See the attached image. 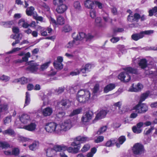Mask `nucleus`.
<instances>
[{"label":"nucleus","mask_w":157,"mask_h":157,"mask_svg":"<svg viewBox=\"0 0 157 157\" xmlns=\"http://www.w3.org/2000/svg\"><path fill=\"white\" fill-rule=\"evenodd\" d=\"M107 128L106 126H104L101 127L97 132V134L98 135L102 134L105 132Z\"/></svg>","instance_id":"obj_50"},{"label":"nucleus","mask_w":157,"mask_h":157,"mask_svg":"<svg viewBox=\"0 0 157 157\" xmlns=\"http://www.w3.org/2000/svg\"><path fill=\"white\" fill-rule=\"evenodd\" d=\"M29 66L27 68V69L31 71L32 72L36 71L38 69V65L36 63H31V62L29 63Z\"/></svg>","instance_id":"obj_18"},{"label":"nucleus","mask_w":157,"mask_h":157,"mask_svg":"<svg viewBox=\"0 0 157 157\" xmlns=\"http://www.w3.org/2000/svg\"><path fill=\"white\" fill-rule=\"evenodd\" d=\"M157 12V6H155L152 9L149 10V15L150 16L153 15L154 13Z\"/></svg>","instance_id":"obj_49"},{"label":"nucleus","mask_w":157,"mask_h":157,"mask_svg":"<svg viewBox=\"0 0 157 157\" xmlns=\"http://www.w3.org/2000/svg\"><path fill=\"white\" fill-rule=\"evenodd\" d=\"M104 137L102 136H98L96 139L95 140L94 142L96 143H98L102 142L104 140Z\"/></svg>","instance_id":"obj_55"},{"label":"nucleus","mask_w":157,"mask_h":157,"mask_svg":"<svg viewBox=\"0 0 157 157\" xmlns=\"http://www.w3.org/2000/svg\"><path fill=\"white\" fill-rule=\"evenodd\" d=\"M14 82H20L21 84H24L27 82L28 79L26 78L23 77L18 79H15Z\"/></svg>","instance_id":"obj_34"},{"label":"nucleus","mask_w":157,"mask_h":157,"mask_svg":"<svg viewBox=\"0 0 157 157\" xmlns=\"http://www.w3.org/2000/svg\"><path fill=\"white\" fill-rule=\"evenodd\" d=\"M74 40L70 41L66 45L67 48H71L73 47L78 45L80 43V40H82L85 36V34L83 33H73L72 35Z\"/></svg>","instance_id":"obj_3"},{"label":"nucleus","mask_w":157,"mask_h":157,"mask_svg":"<svg viewBox=\"0 0 157 157\" xmlns=\"http://www.w3.org/2000/svg\"><path fill=\"white\" fill-rule=\"evenodd\" d=\"M124 31V29L122 28H115L113 29V32L114 33L117 32H122Z\"/></svg>","instance_id":"obj_62"},{"label":"nucleus","mask_w":157,"mask_h":157,"mask_svg":"<svg viewBox=\"0 0 157 157\" xmlns=\"http://www.w3.org/2000/svg\"><path fill=\"white\" fill-rule=\"evenodd\" d=\"M71 105L70 101L68 100H63L60 102H58L56 106L57 109H61L62 110L66 109L69 108Z\"/></svg>","instance_id":"obj_10"},{"label":"nucleus","mask_w":157,"mask_h":157,"mask_svg":"<svg viewBox=\"0 0 157 157\" xmlns=\"http://www.w3.org/2000/svg\"><path fill=\"white\" fill-rule=\"evenodd\" d=\"M8 109V105L6 104H0V113L7 110Z\"/></svg>","instance_id":"obj_44"},{"label":"nucleus","mask_w":157,"mask_h":157,"mask_svg":"<svg viewBox=\"0 0 157 157\" xmlns=\"http://www.w3.org/2000/svg\"><path fill=\"white\" fill-rule=\"evenodd\" d=\"M36 125L35 123H32L30 124L24 126L23 128L30 131H33L35 130Z\"/></svg>","instance_id":"obj_22"},{"label":"nucleus","mask_w":157,"mask_h":157,"mask_svg":"<svg viewBox=\"0 0 157 157\" xmlns=\"http://www.w3.org/2000/svg\"><path fill=\"white\" fill-rule=\"evenodd\" d=\"M115 87L113 84H110L106 86L104 88V91L105 93H107L113 89Z\"/></svg>","instance_id":"obj_26"},{"label":"nucleus","mask_w":157,"mask_h":157,"mask_svg":"<svg viewBox=\"0 0 157 157\" xmlns=\"http://www.w3.org/2000/svg\"><path fill=\"white\" fill-rule=\"evenodd\" d=\"M74 6L76 9H79L81 8L80 3L78 2H75L74 3Z\"/></svg>","instance_id":"obj_63"},{"label":"nucleus","mask_w":157,"mask_h":157,"mask_svg":"<svg viewBox=\"0 0 157 157\" xmlns=\"http://www.w3.org/2000/svg\"><path fill=\"white\" fill-rule=\"evenodd\" d=\"M52 109L49 107L44 108L42 111L43 115L45 117L50 116L52 114Z\"/></svg>","instance_id":"obj_21"},{"label":"nucleus","mask_w":157,"mask_h":157,"mask_svg":"<svg viewBox=\"0 0 157 157\" xmlns=\"http://www.w3.org/2000/svg\"><path fill=\"white\" fill-rule=\"evenodd\" d=\"M60 135L69 130L72 127L71 120L68 119L64 121L61 124H59Z\"/></svg>","instance_id":"obj_6"},{"label":"nucleus","mask_w":157,"mask_h":157,"mask_svg":"<svg viewBox=\"0 0 157 157\" xmlns=\"http://www.w3.org/2000/svg\"><path fill=\"white\" fill-rule=\"evenodd\" d=\"M65 23L64 18L61 15H59L57 17V24L59 25H63Z\"/></svg>","instance_id":"obj_31"},{"label":"nucleus","mask_w":157,"mask_h":157,"mask_svg":"<svg viewBox=\"0 0 157 157\" xmlns=\"http://www.w3.org/2000/svg\"><path fill=\"white\" fill-rule=\"evenodd\" d=\"M103 19L106 22H109L111 23L112 22V20L110 19L108 17V15L106 13H105L104 14L103 16Z\"/></svg>","instance_id":"obj_51"},{"label":"nucleus","mask_w":157,"mask_h":157,"mask_svg":"<svg viewBox=\"0 0 157 157\" xmlns=\"http://www.w3.org/2000/svg\"><path fill=\"white\" fill-rule=\"evenodd\" d=\"M21 121L23 124H26L30 120V116L26 114H23L19 117Z\"/></svg>","instance_id":"obj_15"},{"label":"nucleus","mask_w":157,"mask_h":157,"mask_svg":"<svg viewBox=\"0 0 157 157\" xmlns=\"http://www.w3.org/2000/svg\"><path fill=\"white\" fill-rule=\"evenodd\" d=\"M148 110L147 106L144 103H139L134 107L132 109V113L130 115V117L134 118L138 115V113H143Z\"/></svg>","instance_id":"obj_2"},{"label":"nucleus","mask_w":157,"mask_h":157,"mask_svg":"<svg viewBox=\"0 0 157 157\" xmlns=\"http://www.w3.org/2000/svg\"><path fill=\"white\" fill-rule=\"evenodd\" d=\"M90 95L91 93L89 91L85 90H81L78 92L77 98L79 102L84 103L90 99Z\"/></svg>","instance_id":"obj_4"},{"label":"nucleus","mask_w":157,"mask_h":157,"mask_svg":"<svg viewBox=\"0 0 157 157\" xmlns=\"http://www.w3.org/2000/svg\"><path fill=\"white\" fill-rule=\"evenodd\" d=\"M40 6L41 9L44 11L47 12L50 11V8L49 6L45 2H41L40 4Z\"/></svg>","instance_id":"obj_28"},{"label":"nucleus","mask_w":157,"mask_h":157,"mask_svg":"<svg viewBox=\"0 0 157 157\" xmlns=\"http://www.w3.org/2000/svg\"><path fill=\"white\" fill-rule=\"evenodd\" d=\"M40 29V33L42 36H46L47 35V33L46 29L41 26H39L38 28Z\"/></svg>","instance_id":"obj_46"},{"label":"nucleus","mask_w":157,"mask_h":157,"mask_svg":"<svg viewBox=\"0 0 157 157\" xmlns=\"http://www.w3.org/2000/svg\"><path fill=\"white\" fill-rule=\"evenodd\" d=\"M2 134L4 135H8L10 136H13L15 135V132L13 129L10 128H9L3 131L2 132Z\"/></svg>","instance_id":"obj_25"},{"label":"nucleus","mask_w":157,"mask_h":157,"mask_svg":"<svg viewBox=\"0 0 157 157\" xmlns=\"http://www.w3.org/2000/svg\"><path fill=\"white\" fill-rule=\"evenodd\" d=\"M139 65L142 69L145 68L147 66V61L145 59H143L140 60L139 63Z\"/></svg>","instance_id":"obj_32"},{"label":"nucleus","mask_w":157,"mask_h":157,"mask_svg":"<svg viewBox=\"0 0 157 157\" xmlns=\"http://www.w3.org/2000/svg\"><path fill=\"white\" fill-rule=\"evenodd\" d=\"M154 129V127H151V128L148 129L147 131H144V134L145 135H148L150 134L152 132V131Z\"/></svg>","instance_id":"obj_61"},{"label":"nucleus","mask_w":157,"mask_h":157,"mask_svg":"<svg viewBox=\"0 0 157 157\" xmlns=\"http://www.w3.org/2000/svg\"><path fill=\"white\" fill-rule=\"evenodd\" d=\"M90 140V139L88 137L79 136L74 139V141L79 142L80 144V143H84Z\"/></svg>","instance_id":"obj_20"},{"label":"nucleus","mask_w":157,"mask_h":157,"mask_svg":"<svg viewBox=\"0 0 157 157\" xmlns=\"http://www.w3.org/2000/svg\"><path fill=\"white\" fill-rule=\"evenodd\" d=\"M144 146L139 143L135 144L132 148L133 153L135 155H141L144 152Z\"/></svg>","instance_id":"obj_8"},{"label":"nucleus","mask_w":157,"mask_h":157,"mask_svg":"<svg viewBox=\"0 0 157 157\" xmlns=\"http://www.w3.org/2000/svg\"><path fill=\"white\" fill-rule=\"evenodd\" d=\"M34 10V8L33 6H30L27 9L26 13L28 16H31L33 13V11Z\"/></svg>","instance_id":"obj_40"},{"label":"nucleus","mask_w":157,"mask_h":157,"mask_svg":"<svg viewBox=\"0 0 157 157\" xmlns=\"http://www.w3.org/2000/svg\"><path fill=\"white\" fill-rule=\"evenodd\" d=\"M84 4L86 7L90 9H92L94 6V3L92 0H86Z\"/></svg>","instance_id":"obj_23"},{"label":"nucleus","mask_w":157,"mask_h":157,"mask_svg":"<svg viewBox=\"0 0 157 157\" xmlns=\"http://www.w3.org/2000/svg\"><path fill=\"white\" fill-rule=\"evenodd\" d=\"M154 32L153 30H146L141 31L138 33L133 34L131 36L132 39L135 40L137 41L139 39L143 38L145 35H150Z\"/></svg>","instance_id":"obj_7"},{"label":"nucleus","mask_w":157,"mask_h":157,"mask_svg":"<svg viewBox=\"0 0 157 157\" xmlns=\"http://www.w3.org/2000/svg\"><path fill=\"white\" fill-rule=\"evenodd\" d=\"M117 140L115 139L110 140L107 142L105 146L106 147H110L113 146L115 144H116Z\"/></svg>","instance_id":"obj_33"},{"label":"nucleus","mask_w":157,"mask_h":157,"mask_svg":"<svg viewBox=\"0 0 157 157\" xmlns=\"http://www.w3.org/2000/svg\"><path fill=\"white\" fill-rule=\"evenodd\" d=\"M67 147L63 145H56L54 147V149L49 148L47 150V151H46L47 155L51 156V154H50L49 153L52 152L54 151V150L56 151H65L67 150Z\"/></svg>","instance_id":"obj_11"},{"label":"nucleus","mask_w":157,"mask_h":157,"mask_svg":"<svg viewBox=\"0 0 157 157\" xmlns=\"http://www.w3.org/2000/svg\"><path fill=\"white\" fill-rule=\"evenodd\" d=\"M10 79V78L7 76L3 75L0 77V80L5 82L8 81Z\"/></svg>","instance_id":"obj_52"},{"label":"nucleus","mask_w":157,"mask_h":157,"mask_svg":"<svg viewBox=\"0 0 157 157\" xmlns=\"http://www.w3.org/2000/svg\"><path fill=\"white\" fill-rule=\"evenodd\" d=\"M59 128V124L51 122L46 124L45 129L47 132L60 135Z\"/></svg>","instance_id":"obj_5"},{"label":"nucleus","mask_w":157,"mask_h":157,"mask_svg":"<svg viewBox=\"0 0 157 157\" xmlns=\"http://www.w3.org/2000/svg\"><path fill=\"white\" fill-rule=\"evenodd\" d=\"M65 115V113L63 111L58 112L56 114V118L60 119H62Z\"/></svg>","instance_id":"obj_41"},{"label":"nucleus","mask_w":157,"mask_h":157,"mask_svg":"<svg viewBox=\"0 0 157 157\" xmlns=\"http://www.w3.org/2000/svg\"><path fill=\"white\" fill-rule=\"evenodd\" d=\"M95 22L97 25L99 26H101L102 25L101 24V18L100 17H97L95 20Z\"/></svg>","instance_id":"obj_60"},{"label":"nucleus","mask_w":157,"mask_h":157,"mask_svg":"<svg viewBox=\"0 0 157 157\" xmlns=\"http://www.w3.org/2000/svg\"><path fill=\"white\" fill-rule=\"evenodd\" d=\"M50 63L51 62L48 61L43 64L41 66L40 68L41 70V71H44L48 67Z\"/></svg>","instance_id":"obj_43"},{"label":"nucleus","mask_w":157,"mask_h":157,"mask_svg":"<svg viewBox=\"0 0 157 157\" xmlns=\"http://www.w3.org/2000/svg\"><path fill=\"white\" fill-rule=\"evenodd\" d=\"M17 140L20 142H24L28 141L29 139L21 136H19L17 137Z\"/></svg>","instance_id":"obj_48"},{"label":"nucleus","mask_w":157,"mask_h":157,"mask_svg":"<svg viewBox=\"0 0 157 157\" xmlns=\"http://www.w3.org/2000/svg\"><path fill=\"white\" fill-rule=\"evenodd\" d=\"M64 0H53V3L55 6L58 7L64 3Z\"/></svg>","instance_id":"obj_35"},{"label":"nucleus","mask_w":157,"mask_h":157,"mask_svg":"<svg viewBox=\"0 0 157 157\" xmlns=\"http://www.w3.org/2000/svg\"><path fill=\"white\" fill-rule=\"evenodd\" d=\"M91 66L90 64H86L84 67H82L80 71L82 73H86L90 71Z\"/></svg>","instance_id":"obj_27"},{"label":"nucleus","mask_w":157,"mask_h":157,"mask_svg":"<svg viewBox=\"0 0 157 157\" xmlns=\"http://www.w3.org/2000/svg\"><path fill=\"white\" fill-rule=\"evenodd\" d=\"M126 140V138L124 136H120L118 139V143H116V146L118 147H120V145L122 144Z\"/></svg>","instance_id":"obj_29"},{"label":"nucleus","mask_w":157,"mask_h":157,"mask_svg":"<svg viewBox=\"0 0 157 157\" xmlns=\"http://www.w3.org/2000/svg\"><path fill=\"white\" fill-rule=\"evenodd\" d=\"M13 24V22L12 21H10L6 22H4L3 25L4 27L7 28L10 27Z\"/></svg>","instance_id":"obj_53"},{"label":"nucleus","mask_w":157,"mask_h":157,"mask_svg":"<svg viewBox=\"0 0 157 157\" xmlns=\"http://www.w3.org/2000/svg\"><path fill=\"white\" fill-rule=\"evenodd\" d=\"M82 112L81 109H78L73 110V112L70 114V116H72L76 115L79 114Z\"/></svg>","instance_id":"obj_45"},{"label":"nucleus","mask_w":157,"mask_h":157,"mask_svg":"<svg viewBox=\"0 0 157 157\" xmlns=\"http://www.w3.org/2000/svg\"><path fill=\"white\" fill-rule=\"evenodd\" d=\"M38 143L36 142H33L32 144L29 146V149L32 150H33L37 147Z\"/></svg>","instance_id":"obj_58"},{"label":"nucleus","mask_w":157,"mask_h":157,"mask_svg":"<svg viewBox=\"0 0 157 157\" xmlns=\"http://www.w3.org/2000/svg\"><path fill=\"white\" fill-rule=\"evenodd\" d=\"M90 17L93 18H94L96 16L95 11L93 9L90 11Z\"/></svg>","instance_id":"obj_59"},{"label":"nucleus","mask_w":157,"mask_h":157,"mask_svg":"<svg viewBox=\"0 0 157 157\" xmlns=\"http://www.w3.org/2000/svg\"><path fill=\"white\" fill-rule=\"evenodd\" d=\"M93 115L94 113L91 111H90L86 112L81 118L82 122L84 124L89 122L92 119Z\"/></svg>","instance_id":"obj_12"},{"label":"nucleus","mask_w":157,"mask_h":157,"mask_svg":"<svg viewBox=\"0 0 157 157\" xmlns=\"http://www.w3.org/2000/svg\"><path fill=\"white\" fill-rule=\"evenodd\" d=\"M71 27L69 25H67L64 27L63 30L65 32H68L71 31Z\"/></svg>","instance_id":"obj_57"},{"label":"nucleus","mask_w":157,"mask_h":157,"mask_svg":"<svg viewBox=\"0 0 157 157\" xmlns=\"http://www.w3.org/2000/svg\"><path fill=\"white\" fill-rule=\"evenodd\" d=\"M108 112V111L107 110H101L97 114L95 117V119L96 120H98L104 118Z\"/></svg>","instance_id":"obj_16"},{"label":"nucleus","mask_w":157,"mask_h":157,"mask_svg":"<svg viewBox=\"0 0 157 157\" xmlns=\"http://www.w3.org/2000/svg\"><path fill=\"white\" fill-rule=\"evenodd\" d=\"M71 145L73 147H70L68 148L67 147V150L69 153H71L73 154H76L78 153L81 147L80 144L79 142L75 141H73L71 143Z\"/></svg>","instance_id":"obj_9"},{"label":"nucleus","mask_w":157,"mask_h":157,"mask_svg":"<svg viewBox=\"0 0 157 157\" xmlns=\"http://www.w3.org/2000/svg\"><path fill=\"white\" fill-rule=\"evenodd\" d=\"M11 116H8L6 117L4 120V124H6L10 122L11 121Z\"/></svg>","instance_id":"obj_54"},{"label":"nucleus","mask_w":157,"mask_h":157,"mask_svg":"<svg viewBox=\"0 0 157 157\" xmlns=\"http://www.w3.org/2000/svg\"><path fill=\"white\" fill-rule=\"evenodd\" d=\"M64 88L63 87H59L56 90V92L58 94H60L64 91Z\"/></svg>","instance_id":"obj_64"},{"label":"nucleus","mask_w":157,"mask_h":157,"mask_svg":"<svg viewBox=\"0 0 157 157\" xmlns=\"http://www.w3.org/2000/svg\"><path fill=\"white\" fill-rule=\"evenodd\" d=\"M25 98V106L28 105L30 102V95L29 92H26Z\"/></svg>","instance_id":"obj_39"},{"label":"nucleus","mask_w":157,"mask_h":157,"mask_svg":"<svg viewBox=\"0 0 157 157\" xmlns=\"http://www.w3.org/2000/svg\"><path fill=\"white\" fill-rule=\"evenodd\" d=\"M100 92V91L99 90V85L98 84H96L93 89L92 94L93 96L97 95Z\"/></svg>","instance_id":"obj_30"},{"label":"nucleus","mask_w":157,"mask_h":157,"mask_svg":"<svg viewBox=\"0 0 157 157\" xmlns=\"http://www.w3.org/2000/svg\"><path fill=\"white\" fill-rule=\"evenodd\" d=\"M53 65L55 68L57 70H61L63 68V65L62 63L54 62Z\"/></svg>","instance_id":"obj_36"},{"label":"nucleus","mask_w":157,"mask_h":157,"mask_svg":"<svg viewBox=\"0 0 157 157\" xmlns=\"http://www.w3.org/2000/svg\"><path fill=\"white\" fill-rule=\"evenodd\" d=\"M10 145L6 142H0V147L2 148H7L10 147Z\"/></svg>","instance_id":"obj_42"},{"label":"nucleus","mask_w":157,"mask_h":157,"mask_svg":"<svg viewBox=\"0 0 157 157\" xmlns=\"http://www.w3.org/2000/svg\"><path fill=\"white\" fill-rule=\"evenodd\" d=\"M125 72H121L118 75V78L121 81L128 82L131 79V77L128 73L138 74L137 70L131 67H128L124 69Z\"/></svg>","instance_id":"obj_1"},{"label":"nucleus","mask_w":157,"mask_h":157,"mask_svg":"<svg viewBox=\"0 0 157 157\" xmlns=\"http://www.w3.org/2000/svg\"><path fill=\"white\" fill-rule=\"evenodd\" d=\"M90 148V145L88 144H86L81 149V151L82 152H85L88 150Z\"/></svg>","instance_id":"obj_56"},{"label":"nucleus","mask_w":157,"mask_h":157,"mask_svg":"<svg viewBox=\"0 0 157 157\" xmlns=\"http://www.w3.org/2000/svg\"><path fill=\"white\" fill-rule=\"evenodd\" d=\"M140 18V15L138 13H136L133 15L130 13L128 17V20L130 22H133L135 21L137 22Z\"/></svg>","instance_id":"obj_14"},{"label":"nucleus","mask_w":157,"mask_h":157,"mask_svg":"<svg viewBox=\"0 0 157 157\" xmlns=\"http://www.w3.org/2000/svg\"><path fill=\"white\" fill-rule=\"evenodd\" d=\"M19 153V150L17 148H13L11 151L12 155H14L15 156H17Z\"/></svg>","instance_id":"obj_47"},{"label":"nucleus","mask_w":157,"mask_h":157,"mask_svg":"<svg viewBox=\"0 0 157 157\" xmlns=\"http://www.w3.org/2000/svg\"><path fill=\"white\" fill-rule=\"evenodd\" d=\"M149 91L143 93L142 94L140 98V101L142 102L145 100V99L148 97L149 94Z\"/></svg>","instance_id":"obj_37"},{"label":"nucleus","mask_w":157,"mask_h":157,"mask_svg":"<svg viewBox=\"0 0 157 157\" xmlns=\"http://www.w3.org/2000/svg\"><path fill=\"white\" fill-rule=\"evenodd\" d=\"M67 9V6L65 4L63 3L58 7H57L56 11L59 13H64Z\"/></svg>","instance_id":"obj_19"},{"label":"nucleus","mask_w":157,"mask_h":157,"mask_svg":"<svg viewBox=\"0 0 157 157\" xmlns=\"http://www.w3.org/2000/svg\"><path fill=\"white\" fill-rule=\"evenodd\" d=\"M143 88V85L140 83H138L135 87H134V84L132 85V88H130L128 91L131 92H136L140 91Z\"/></svg>","instance_id":"obj_17"},{"label":"nucleus","mask_w":157,"mask_h":157,"mask_svg":"<svg viewBox=\"0 0 157 157\" xmlns=\"http://www.w3.org/2000/svg\"><path fill=\"white\" fill-rule=\"evenodd\" d=\"M144 125V123L140 122L137 124L136 126H134L132 128V130L135 133H140L142 131V129L141 128Z\"/></svg>","instance_id":"obj_13"},{"label":"nucleus","mask_w":157,"mask_h":157,"mask_svg":"<svg viewBox=\"0 0 157 157\" xmlns=\"http://www.w3.org/2000/svg\"><path fill=\"white\" fill-rule=\"evenodd\" d=\"M31 56L30 53L29 52H28L25 54L24 56L22 58V59H18L15 61L16 63H21L23 62H26L28 60L29 58Z\"/></svg>","instance_id":"obj_24"},{"label":"nucleus","mask_w":157,"mask_h":157,"mask_svg":"<svg viewBox=\"0 0 157 157\" xmlns=\"http://www.w3.org/2000/svg\"><path fill=\"white\" fill-rule=\"evenodd\" d=\"M145 73L146 75H152V76H155L157 75V69L155 71H145Z\"/></svg>","instance_id":"obj_38"}]
</instances>
